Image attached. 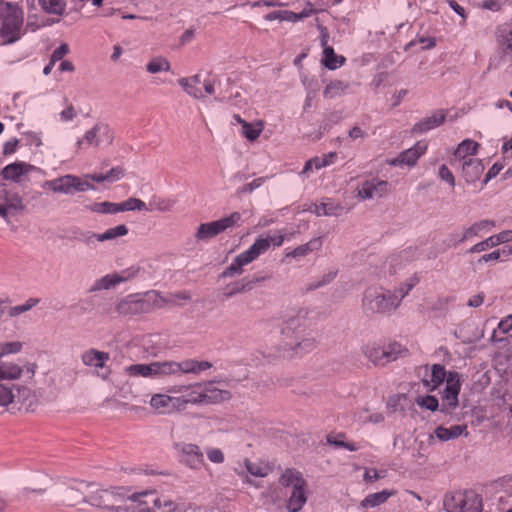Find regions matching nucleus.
I'll use <instances>...</instances> for the list:
<instances>
[{"label":"nucleus","mask_w":512,"mask_h":512,"mask_svg":"<svg viewBox=\"0 0 512 512\" xmlns=\"http://www.w3.org/2000/svg\"><path fill=\"white\" fill-rule=\"evenodd\" d=\"M158 502L153 492L128 494L122 488H100L94 483L91 506L110 512H154L148 504Z\"/></svg>","instance_id":"obj_1"},{"label":"nucleus","mask_w":512,"mask_h":512,"mask_svg":"<svg viewBox=\"0 0 512 512\" xmlns=\"http://www.w3.org/2000/svg\"><path fill=\"white\" fill-rule=\"evenodd\" d=\"M301 326L302 320L299 317L287 319L281 327V337L275 345V353L266 357L292 359L310 352L315 346V341L301 335Z\"/></svg>","instance_id":"obj_2"},{"label":"nucleus","mask_w":512,"mask_h":512,"mask_svg":"<svg viewBox=\"0 0 512 512\" xmlns=\"http://www.w3.org/2000/svg\"><path fill=\"white\" fill-rule=\"evenodd\" d=\"M401 304L397 293L384 287H368L363 292L361 308L366 316L391 315Z\"/></svg>","instance_id":"obj_3"},{"label":"nucleus","mask_w":512,"mask_h":512,"mask_svg":"<svg viewBox=\"0 0 512 512\" xmlns=\"http://www.w3.org/2000/svg\"><path fill=\"white\" fill-rule=\"evenodd\" d=\"M167 304L175 305L173 301L164 298L158 291H149L142 297L139 294L128 295L116 304L115 310L121 316H134L150 313Z\"/></svg>","instance_id":"obj_4"},{"label":"nucleus","mask_w":512,"mask_h":512,"mask_svg":"<svg viewBox=\"0 0 512 512\" xmlns=\"http://www.w3.org/2000/svg\"><path fill=\"white\" fill-rule=\"evenodd\" d=\"M94 483L73 481L65 485L60 491L62 503L68 507L85 510L91 506Z\"/></svg>","instance_id":"obj_5"},{"label":"nucleus","mask_w":512,"mask_h":512,"mask_svg":"<svg viewBox=\"0 0 512 512\" xmlns=\"http://www.w3.org/2000/svg\"><path fill=\"white\" fill-rule=\"evenodd\" d=\"M240 220L241 214L239 212H233L229 216L223 217L219 220L202 223L196 229L194 238L196 242H207L228 228L237 225Z\"/></svg>","instance_id":"obj_6"},{"label":"nucleus","mask_w":512,"mask_h":512,"mask_svg":"<svg viewBox=\"0 0 512 512\" xmlns=\"http://www.w3.org/2000/svg\"><path fill=\"white\" fill-rule=\"evenodd\" d=\"M313 13H317V16L315 18L317 28L321 32H326L328 27L325 26L324 23L331 19L329 13H327L326 11H323V10L316 11L313 8V5L311 3H307L306 8H304L300 13H295V12L287 11V10L274 11V12L269 13L266 16V19L269 21L278 20V21L296 22L303 18L309 17Z\"/></svg>","instance_id":"obj_7"},{"label":"nucleus","mask_w":512,"mask_h":512,"mask_svg":"<svg viewBox=\"0 0 512 512\" xmlns=\"http://www.w3.org/2000/svg\"><path fill=\"white\" fill-rule=\"evenodd\" d=\"M444 508L447 512H481L482 499L474 492L446 495Z\"/></svg>","instance_id":"obj_8"},{"label":"nucleus","mask_w":512,"mask_h":512,"mask_svg":"<svg viewBox=\"0 0 512 512\" xmlns=\"http://www.w3.org/2000/svg\"><path fill=\"white\" fill-rule=\"evenodd\" d=\"M130 376L161 377L178 373V362H152L150 364H133L126 368Z\"/></svg>","instance_id":"obj_9"},{"label":"nucleus","mask_w":512,"mask_h":512,"mask_svg":"<svg viewBox=\"0 0 512 512\" xmlns=\"http://www.w3.org/2000/svg\"><path fill=\"white\" fill-rule=\"evenodd\" d=\"M362 352L374 365L384 366L389 362L395 361L406 350H403L400 344L392 343L386 347L365 345L362 347Z\"/></svg>","instance_id":"obj_10"},{"label":"nucleus","mask_w":512,"mask_h":512,"mask_svg":"<svg viewBox=\"0 0 512 512\" xmlns=\"http://www.w3.org/2000/svg\"><path fill=\"white\" fill-rule=\"evenodd\" d=\"M22 369L16 364L0 363V407H7L15 399L13 387L5 381L20 377Z\"/></svg>","instance_id":"obj_11"},{"label":"nucleus","mask_w":512,"mask_h":512,"mask_svg":"<svg viewBox=\"0 0 512 512\" xmlns=\"http://www.w3.org/2000/svg\"><path fill=\"white\" fill-rule=\"evenodd\" d=\"M114 140V133L108 124L103 122L96 123L90 130L86 131L83 138L76 143L78 149L85 146L97 148L104 141L111 145Z\"/></svg>","instance_id":"obj_12"},{"label":"nucleus","mask_w":512,"mask_h":512,"mask_svg":"<svg viewBox=\"0 0 512 512\" xmlns=\"http://www.w3.org/2000/svg\"><path fill=\"white\" fill-rule=\"evenodd\" d=\"M460 380L457 372H450L446 379V387L442 393L441 411L449 413L458 405Z\"/></svg>","instance_id":"obj_13"},{"label":"nucleus","mask_w":512,"mask_h":512,"mask_svg":"<svg viewBox=\"0 0 512 512\" xmlns=\"http://www.w3.org/2000/svg\"><path fill=\"white\" fill-rule=\"evenodd\" d=\"M389 183L385 180L369 179L358 184L357 197L361 200H370L374 197L382 198L389 192Z\"/></svg>","instance_id":"obj_14"},{"label":"nucleus","mask_w":512,"mask_h":512,"mask_svg":"<svg viewBox=\"0 0 512 512\" xmlns=\"http://www.w3.org/2000/svg\"><path fill=\"white\" fill-rule=\"evenodd\" d=\"M175 449L185 457V464L191 469H199L204 464V455L199 446L192 443H177Z\"/></svg>","instance_id":"obj_15"},{"label":"nucleus","mask_w":512,"mask_h":512,"mask_svg":"<svg viewBox=\"0 0 512 512\" xmlns=\"http://www.w3.org/2000/svg\"><path fill=\"white\" fill-rule=\"evenodd\" d=\"M257 247H250L248 250L239 254L234 261L219 276V278L233 277L243 272V266L254 261L257 256Z\"/></svg>","instance_id":"obj_16"},{"label":"nucleus","mask_w":512,"mask_h":512,"mask_svg":"<svg viewBox=\"0 0 512 512\" xmlns=\"http://www.w3.org/2000/svg\"><path fill=\"white\" fill-rule=\"evenodd\" d=\"M2 28L0 32H18L23 23V13L17 6L7 4L1 14Z\"/></svg>","instance_id":"obj_17"},{"label":"nucleus","mask_w":512,"mask_h":512,"mask_svg":"<svg viewBox=\"0 0 512 512\" xmlns=\"http://www.w3.org/2000/svg\"><path fill=\"white\" fill-rule=\"evenodd\" d=\"M14 404H18L19 410L25 412H34L38 406V399L35 392L27 387H17V394H15Z\"/></svg>","instance_id":"obj_18"},{"label":"nucleus","mask_w":512,"mask_h":512,"mask_svg":"<svg viewBox=\"0 0 512 512\" xmlns=\"http://www.w3.org/2000/svg\"><path fill=\"white\" fill-rule=\"evenodd\" d=\"M43 188H48L54 193L72 194L76 192L74 175L67 174L53 180H47L44 182Z\"/></svg>","instance_id":"obj_19"},{"label":"nucleus","mask_w":512,"mask_h":512,"mask_svg":"<svg viewBox=\"0 0 512 512\" xmlns=\"http://www.w3.org/2000/svg\"><path fill=\"white\" fill-rule=\"evenodd\" d=\"M232 394L228 390H221L218 388L206 387L204 392L199 393L196 398H193V404L199 403H222L229 401Z\"/></svg>","instance_id":"obj_20"},{"label":"nucleus","mask_w":512,"mask_h":512,"mask_svg":"<svg viewBox=\"0 0 512 512\" xmlns=\"http://www.w3.org/2000/svg\"><path fill=\"white\" fill-rule=\"evenodd\" d=\"M512 240V230L502 231L497 235H493L472 246L468 253H480L489 248L498 246L499 244L506 243Z\"/></svg>","instance_id":"obj_21"},{"label":"nucleus","mask_w":512,"mask_h":512,"mask_svg":"<svg viewBox=\"0 0 512 512\" xmlns=\"http://www.w3.org/2000/svg\"><path fill=\"white\" fill-rule=\"evenodd\" d=\"M321 45L323 46L322 63L325 67L334 70L344 64L345 58L341 55H336L333 47L328 45V34H322Z\"/></svg>","instance_id":"obj_22"},{"label":"nucleus","mask_w":512,"mask_h":512,"mask_svg":"<svg viewBox=\"0 0 512 512\" xmlns=\"http://www.w3.org/2000/svg\"><path fill=\"white\" fill-rule=\"evenodd\" d=\"M446 119V113L444 110H437L433 113L432 116L426 117L421 119L419 122H417L413 128L412 133L415 134H422L424 132H427L433 128L439 127L444 123Z\"/></svg>","instance_id":"obj_23"},{"label":"nucleus","mask_w":512,"mask_h":512,"mask_svg":"<svg viewBox=\"0 0 512 512\" xmlns=\"http://www.w3.org/2000/svg\"><path fill=\"white\" fill-rule=\"evenodd\" d=\"M110 355L107 352L99 351L95 348H90L82 353L81 361L85 366L102 369L105 367L106 362L109 361Z\"/></svg>","instance_id":"obj_24"},{"label":"nucleus","mask_w":512,"mask_h":512,"mask_svg":"<svg viewBox=\"0 0 512 512\" xmlns=\"http://www.w3.org/2000/svg\"><path fill=\"white\" fill-rule=\"evenodd\" d=\"M131 275L123 276L118 273L107 274L100 279L96 280L91 286L89 292H97L101 290H110L118 284L128 281Z\"/></svg>","instance_id":"obj_25"},{"label":"nucleus","mask_w":512,"mask_h":512,"mask_svg":"<svg viewBox=\"0 0 512 512\" xmlns=\"http://www.w3.org/2000/svg\"><path fill=\"white\" fill-rule=\"evenodd\" d=\"M422 370L424 371L423 384L426 387H429L432 384L431 390L435 389L438 385L442 384L443 381L446 380L448 377V376H446V370H445L444 366H442L440 364H434L431 367L430 380L426 379V376L428 375V371H429L428 365L420 367L419 373Z\"/></svg>","instance_id":"obj_26"},{"label":"nucleus","mask_w":512,"mask_h":512,"mask_svg":"<svg viewBox=\"0 0 512 512\" xmlns=\"http://www.w3.org/2000/svg\"><path fill=\"white\" fill-rule=\"evenodd\" d=\"M285 234L281 231L275 232L273 235L265 234L261 235L251 247H257V256L266 252L271 245L281 246L283 244Z\"/></svg>","instance_id":"obj_27"},{"label":"nucleus","mask_w":512,"mask_h":512,"mask_svg":"<svg viewBox=\"0 0 512 512\" xmlns=\"http://www.w3.org/2000/svg\"><path fill=\"white\" fill-rule=\"evenodd\" d=\"M484 171V166L479 159L469 158L462 164V174L467 183L476 182Z\"/></svg>","instance_id":"obj_28"},{"label":"nucleus","mask_w":512,"mask_h":512,"mask_svg":"<svg viewBox=\"0 0 512 512\" xmlns=\"http://www.w3.org/2000/svg\"><path fill=\"white\" fill-rule=\"evenodd\" d=\"M128 234V228L126 225L121 224L114 228L107 229L104 233H89L85 239V242L89 244L92 239H96L99 242L114 240L118 237H123Z\"/></svg>","instance_id":"obj_29"},{"label":"nucleus","mask_w":512,"mask_h":512,"mask_svg":"<svg viewBox=\"0 0 512 512\" xmlns=\"http://www.w3.org/2000/svg\"><path fill=\"white\" fill-rule=\"evenodd\" d=\"M52 478L43 472L32 475L27 482V490L32 493L44 494L47 492Z\"/></svg>","instance_id":"obj_30"},{"label":"nucleus","mask_w":512,"mask_h":512,"mask_svg":"<svg viewBox=\"0 0 512 512\" xmlns=\"http://www.w3.org/2000/svg\"><path fill=\"white\" fill-rule=\"evenodd\" d=\"M306 485H298L297 487L292 488L291 495L289 496L287 502V509L290 512H298L302 509L303 505L307 501L306 497Z\"/></svg>","instance_id":"obj_31"},{"label":"nucleus","mask_w":512,"mask_h":512,"mask_svg":"<svg viewBox=\"0 0 512 512\" xmlns=\"http://www.w3.org/2000/svg\"><path fill=\"white\" fill-rule=\"evenodd\" d=\"M33 169V166L23 163V162H16L7 165L2 170V176L4 179L12 180V181H19L20 177L24 175L25 173L29 172Z\"/></svg>","instance_id":"obj_32"},{"label":"nucleus","mask_w":512,"mask_h":512,"mask_svg":"<svg viewBox=\"0 0 512 512\" xmlns=\"http://www.w3.org/2000/svg\"><path fill=\"white\" fill-rule=\"evenodd\" d=\"M500 47V60L498 65L512 64V34H501L498 38Z\"/></svg>","instance_id":"obj_33"},{"label":"nucleus","mask_w":512,"mask_h":512,"mask_svg":"<svg viewBox=\"0 0 512 512\" xmlns=\"http://www.w3.org/2000/svg\"><path fill=\"white\" fill-rule=\"evenodd\" d=\"M435 435L441 441H448L450 439L457 438L462 434L465 436L468 435L467 426L466 425H454L450 428H445L443 426H439L435 429Z\"/></svg>","instance_id":"obj_34"},{"label":"nucleus","mask_w":512,"mask_h":512,"mask_svg":"<svg viewBox=\"0 0 512 512\" xmlns=\"http://www.w3.org/2000/svg\"><path fill=\"white\" fill-rule=\"evenodd\" d=\"M396 491L394 490H383L377 493L369 494L365 497L364 500L361 502L362 508H372L379 506L383 503H385L391 496L395 495Z\"/></svg>","instance_id":"obj_35"},{"label":"nucleus","mask_w":512,"mask_h":512,"mask_svg":"<svg viewBox=\"0 0 512 512\" xmlns=\"http://www.w3.org/2000/svg\"><path fill=\"white\" fill-rule=\"evenodd\" d=\"M344 207L339 203L334 202H324L321 204H315L314 209H311V212H314L317 216H340L343 213Z\"/></svg>","instance_id":"obj_36"},{"label":"nucleus","mask_w":512,"mask_h":512,"mask_svg":"<svg viewBox=\"0 0 512 512\" xmlns=\"http://www.w3.org/2000/svg\"><path fill=\"white\" fill-rule=\"evenodd\" d=\"M322 246L321 238H314L308 243L296 247L294 250L286 253V258H298L308 255L312 251L319 250Z\"/></svg>","instance_id":"obj_37"},{"label":"nucleus","mask_w":512,"mask_h":512,"mask_svg":"<svg viewBox=\"0 0 512 512\" xmlns=\"http://www.w3.org/2000/svg\"><path fill=\"white\" fill-rule=\"evenodd\" d=\"M426 145L418 142L414 147L409 148L400 153V161L408 166L416 164L419 157L426 151Z\"/></svg>","instance_id":"obj_38"},{"label":"nucleus","mask_w":512,"mask_h":512,"mask_svg":"<svg viewBox=\"0 0 512 512\" xmlns=\"http://www.w3.org/2000/svg\"><path fill=\"white\" fill-rule=\"evenodd\" d=\"M494 226H495V223L492 220H481L479 222H475L474 224H472L469 228H467L464 231L462 237L459 238L458 240H456L454 242V245H457V244L462 243L474 236H477L480 231H482L484 229H488L490 227H494Z\"/></svg>","instance_id":"obj_39"},{"label":"nucleus","mask_w":512,"mask_h":512,"mask_svg":"<svg viewBox=\"0 0 512 512\" xmlns=\"http://www.w3.org/2000/svg\"><path fill=\"white\" fill-rule=\"evenodd\" d=\"M150 406L159 412L170 411V408L175 407V400L166 394H154L150 399Z\"/></svg>","instance_id":"obj_40"},{"label":"nucleus","mask_w":512,"mask_h":512,"mask_svg":"<svg viewBox=\"0 0 512 512\" xmlns=\"http://www.w3.org/2000/svg\"><path fill=\"white\" fill-rule=\"evenodd\" d=\"M453 299L454 298L451 296L438 297L436 300L431 302L428 309L433 314V317L442 318V317L446 316V314L448 312L449 304Z\"/></svg>","instance_id":"obj_41"},{"label":"nucleus","mask_w":512,"mask_h":512,"mask_svg":"<svg viewBox=\"0 0 512 512\" xmlns=\"http://www.w3.org/2000/svg\"><path fill=\"white\" fill-rule=\"evenodd\" d=\"M200 82L201 80L199 75H194L190 78H181L179 80V84L185 90V92L195 99H200L203 97L201 90L196 87V85Z\"/></svg>","instance_id":"obj_42"},{"label":"nucleus","mask_w":512,"mask_h":512,"mask_svg":"<svg viewBox=\"0 0 512 512\" xmlns=\"http://www.w3.org/2000/svg\"><path fill=\"white\" fill-rule=\"evenodd\" d=\"M280 483L285 487H297L298 485H306V481L301 473L294 469H286L280 478Z\"/></svg>","instance_id":"obj_43"},{"label":"nucleus","mask_w":512,"mask_h":512,"mask_svg":"<svg viewBox=\"0 0 512 512\" xmlns=\"http://www.w3.org/2000/svg\"><path fill=\"white\" fill-rule=\"evenodd\" d=\"M479 144L473 140L466 139L462 141L454 152V156L459 160H467L466 157L476 153Z\"/></svg>","instance_id":"obj_44"},{"label":"nucleus","mask_w":512,"mask_h":512,"mask_svg":"<svg viewBox=\"0 0 512 512\" xmlns=\"http://www.w3.org/2000/svg\"><path fill=\"white\" fill-rule=\"evenodd\" d=\"M86 208L91 212L101 214H115L120 212L119 203H112L108 201L95 202L90 205H87Z\"/></svg>","instance_id":"obj_45"},{"label":"nucleus","mask_w":512,"mask_h":512,"mask_svg":"<svg viewBox=\"0 0 512 512\" xmlns=\"http://www.w3.org/2000/svg\"><path fill=\"white\" fill-rule=\"evenodd\" d=\"M435 45H436L435 38L417 35V37L415 39L410 40L405 45V50H410V49L419 47L418 49L415 50L417 52L420 50L430 49V48L434 47Z\"/></svg>","instance_id":"obj_46"},{"label":"nucleus","mask_w":512,"mask_h":512,"mask_svg":"<svg viewBox=\"0 0 512 512\" xmlns=\"http://www.w3.org/2000/svg\"><path fill=\"white\" fill-rule=\"evenodd\" d=\"M0 198L4 200L7 207L12 211H23L25 208L22 198L17 193H10L7 190H3Z\"/></svg>","instance_id":"obj_47"},{"label":"nucleus","mask_w":512,"mask_h":512,"mask_svg":"<svg viewBox=\"0 0 512 512\" xmlns=\"http://www.w3.org/2000/svg\"><path fill=\"white\" fill-rule=\"evenodd\" d=\"M171 65L169 61L164 57H155L147 65L146 70L151 74H156L162 71H169Z\"/></svg>","instance_id":"obj_48"},{"label":"nucleus","mask_w":512,"mask_h":512,"mask_svg":"<svg viewBox=\"0 0 512 512\" xmlns=\"http://www.w3.org/2000/svg\"><path fill=\"white\" fill-rule=\"evenodd\" d=\"M263 130V122L258 121L255 125L247 123L242 127L243 135L251 142L258 139Z\"/></svg>","instance_id":"obj_49"},{"label":"nucleus","mask_w":512,"mask_h":512,"mask_svg":"<svg viewBox=\"0 0 512 512\" xmlns=\"http://www.w3.org/2000/svg\"><path fill=\"white\" fill-rule=\"evenodd\" d=\"M251 290V283H244V280L229 284L225 287L223 296L225 298H231L238 293Z\"/></svg>","instance_id":"obj_50"},{"label":"nucleus","mask_w":512,"mask_h":512,"mask_svg":"<svg viewBox=\"0 0 512 512\" xmlns=\"http://www.w3.org/2000/svg\"><path fill=\"white\" fill-rule=\"evenodd\" d=\"M120 212L123 211H134V210H148L144 201L131 197L124 202L119 203Z\"/></svg>","instance_id":"obj_51"},{"label":"nucleus","mask_w":512,"mask_h":512,"mask_svg":"<svg viewBox=\"0 0 512 512\" xmlns=\"http://www.w3.org/2000/svg\"><path fill=\"white\" fill-rule=\"evenodd\" d=\"M42 8L53 14L60 15L64 11V0H39Z\"/></svg>","instance_id":"obj_52"},{"label":"nucleus","mask_w":512,"mask_h":512,"mask_svg":"<svg viewBox=\"0 0 512 512\" xmlns=\"http://www.w3.org/2000/svg\"><path fill=\"white\" fill-rule=\"evenodd\" d=\"M348 88V84H345L342 81L336 80L328 84L324 90V96L333 98L339 94H341L345 89Z\"/></svg>","instance_id":"obj_53"},{"label":"nucleus","mask_w":512,"mask_h":512,"mask_svg":"<svg viewBox=\"0 0 512 512\" xmlns=\"http://www.w3.org/2000/svg\"><path fill=\"white\" fill-rule=\"evenodd\" d=\"M150 207L149 210H156L162 213L170 212L174 207V202L163 198L153 199L150 202Z\"/></svg>","instance_id":"obj_54"},{"label":"nucleus","mask_w":512,"mask_h":512,"mask_svg":"<svg viewBox=\"0 0 512 512\" xmlns=\"http://www.w3.org/2000/svg\"><path fill=\"white\" fill-rule=\"evenodd\" d=\"M39 299L30 298L25 304L11 307L9 309V316L16 317L22 313L29 311L32 307L38 304Z\"/></svg>","instance_id":"obj_55"},{"label":"nucleus","mask_w":512,"mask_h":512,"mask_svg":"<svg viewBox=\"0 0 512 512\" xmlns=\"http://www.w3.org/2000/svg\"><path fill=\"white\" fill-rule=\"evenodd\" d=\"M416 403L423 408H426L430 411H436L439 407L438 399L435 396L427 395L424 397H418L416 399Z\"/></svg>","instance_id":"obj_56"},{"label":"nucleus","mask_w":512,"mask_h":512,"mask_svg":"<svg viewBox=\"0 0 512 512\" xmlns=\"http://www.w3.org/2000/svg\"><path fill=\"white\" fill-rule=\"evenodd\" d=\"M418 283V278H410L407 282L396 288L392 293H397L398 298H401V301L403 298L408 295V293L415 287V285Z\"/></svg>","instance_id":"obj_57"},{"label":"nucleus","mask_w":512,"mask_h":512,"mask_svg":"<svg viewBox=\"0 0 512 512\" xmlns=\"http://www.w3.org/2000/svg\"><path fill=\"white\" fill-rule=\"evenodd\" d=\"M245 466H246L248 472L251 475L256 476V477H264L268 473V467L252 463L249 460L245 461Z\"/></svg>","instance_id":"obj_58"},{"label":"nucleus","mask_w":512,"mask_h":512,"mask_svg":"<svg viewBox=\"0 0 512 512\" xmlns=\"http://www.w3.org/2000/svg\"><path fill=\"white\" fill-rule=\"evenodd\" d=\"M405 394H396L389 397L387 402V407L390 408L393 412L398 410H404V407L401 405L402 400H406Z\"/></svg>","instance_id":"obj_59"},{"label":"nucleus","mask_w":512,"mask_h":512,"mask_svg":"<svg viewBox=\"0 0 512 512\" xmlns=\"http://www.w3.org/2000/svg\"><path fill=\"white\" fill-rule=\"evenodd\" d=\"M265 181L264 177L257 178L253 180L252 182L245 184L241 188L238 189L237 194L239 196L245 194V193H252L256 188H259Z\"/></svg>","instance_id":"obj_60"},{"label":"nucleus","mask_w":512,"mask_h":512,"mask_svg":"<svg viewBox=\"0 0 512 512\" xmlns=\"http://www.w3.org/2000/svg\"><path fill=\"white\" fill-rule=\"evenodd\" d=\"M206 454L208 459L215 464H222L225 460L224 453L218 448H209Z\"/></svg>","instance_id":"obj_61"},{"label":"nucleus","mask_w":512,"mask_h":512,"mask_svg":"<svg viewBox=\"0 0 512 512\" xmlns=\"http://www.w3.org/2000/svg\"><path fill=\"white\" fill-rule=\"evenodd\" d=\"M124 175H125V169L121 166H116V167L111 168L106 173V178H107L108 182H115V181L122 179L124 177Z\"/></svg>","instance_id":"obj_62"},{"label":"nucleus","mask_w":512,"mask_h":512,"mask_svg":"<svg viewBox=\"0 0 512 512\" xmlns=\"http://www.w3.org/2000/svg\"><path fill=\"white\" fill-rule=\"evenodd\" d=\"M197 361L196 360H186L184 362L178 363V373H193L197 374Z\"/></svg>","instance_id":"obj_63"},{"label":"nucleus","mask_w":512,"mask_h":512,"mask_svg":"<svg viewBox=\"0 0 512 512\" xmlns=\"http://www.w3.org/2000/svg\"><path fill=\"white\" fill-rule=\"evenodd\" d=\"M439 177L446 181L451 187L455 186V178L452 172L449 170V168L446 165H441L439 168Z\"/></svg>","instance_id":"obj_64"}]
</instances>
